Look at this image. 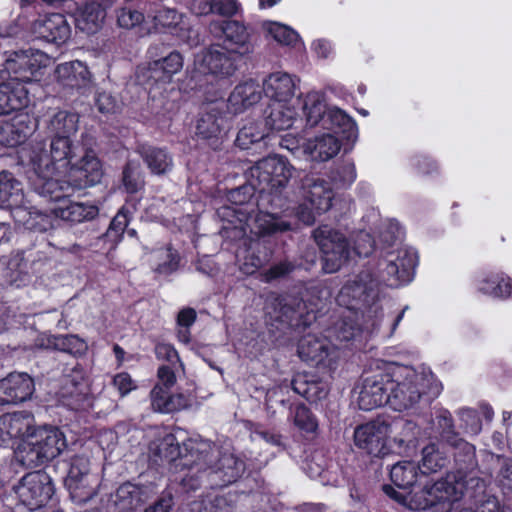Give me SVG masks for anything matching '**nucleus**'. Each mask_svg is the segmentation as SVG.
Wrapping results in <instances>:
<instances>
[{
    "mask_svg": "<svg viewBox=\"0 0 512 512\" xmlns=\"http://www.w3.org/2000/svg\"><path fill=\"white\" fill-rule=\"evenodd\" d=\"M50 62L47 54L34 49L15 51L7 57L1 72L0 116L28 105V91L24 84L39 80L40 69Z\"/></svg>",
    "mask_w": 512,
    "mask_h": 512,
    "instance_id": "1",
    "label": "nucleus"
},
{
    "mask_svg": "<svg viewBox=\"0 0 512 512\" xmlns=\"http://www.w3.org/2000/svg\"><path fill=\"white\" fill-rule=\"evenodd\" d=\"M183 450L179 447L177 437L168 429H157L154 439L149 444V456L155 463H169L176 472L187 470L181 479V485L186 491L198 489L199 483L190 482L194 479V465L202 454L211 450V442L200 438H189L183 442Z\"/></svg>",
    "mask_w": 512,
    "mask_h": 512,
    "instance_id": "2",
    "label": "nucleus"
},
{
    "mask_svg": "<svg viewBox=\"0 0 512 512\" xmlns=\"http://www.w3.org/2000/svg\"><path fill=\"white\" fill-rule=\"evenodd\" d=\"M441 390V383L430 371L401 367L390 374L389 406L404 411L413 408L423 397L436 398Z\"/></svg>",
    "mask_w": 512,
    "mask_h": 512,
    "instance_id": "3",
    "label": "nucleus"
},
{
    "mask_svg": "<svg viewBox=\"0 0 512 512\" xmlns=\"http://www.w3.org/2000/svg\"><path fill=\"white\" fill-rule=\"evenodd\" d=\"M194 465V479L190 482L202 486L204 479L211 488L222 487L235 482L244 472V462L228 449L220 451L211 444L208 454H202Z\"/></svg>",
    "mask_w": 512,
    "mask_h": 512,
    "instance_id": "4",
    "label": "nucleus"
},
{
    "mask_svg": "<svg viewBox=\"0 0 512 512\" xmlns=\"http://www.w3.org/2000/svg\"><path fill=\"white\" fill-rule=\"evenodd\" d=\"M0 207L10 210L14 220L29 229L45 231L50 226L48 216L31 205L22 183L6 170L0 172Z\"/></svg>",
    "mask_w": 512,
    "mask_h": 512,
    "instance_id": "5",
    "label": "nucleus"
},
{
    "mask_svg": "<svg viewBox=\"0 0 512 512\" xmlns=\"http://www.w3.org/2000/svg\"><path fill=\"white\" fill-rule=\"evenodd\" d=\"M66 447L64 434L55 427H43L27 434L15 450V458L26 467H37L57 457Z\"/></svg>",
    "mask_w": 512,
    "mask_h": 512,
    "instance_id": "6",
    "label": "nucleus"
},
{
    "mask_svg": "<svg viewBox=\"0 0 512 512\" xmlns=\"http://www.w3.org/2000/svg\"><path fill=\"white\" fill-rule=\"evenodd\" d=\"M299 193L301 203L296 208V216L304 224L311 225L316 217L332 207L335 193L328 180L314 174L301 179Z\"/></svg>",
    "mask_w": 512,
    "mask_h": 512,
    "instance_id": "7",
    "label": "nucleus"
},
{
    "mask_svg": "<svg viewBox=\"0 0 512 512\" xmlns=\"http://www.w3.org/2000/svg\"><path fill=\"white\" fill-rule=\"evenodd\" d=\"M294 167L284 157L273 155L259 160L247 173L249 185L260 193L278 192L293 176Z\"/></svg>",
    "mask_w": 512,
    "mask_h": 512,
    "instance_id": "8",
    "label": "nucleus"
},
{
    "mask_svg": "<svg viewBox=\"0 0 512 512\" xmlns=\"http://www.w3.org/2000/svg\"><path fill=\"white\" fill-rule=\"evenodd\" d=\"M399 428L410 429L412 425L400 419L378 417L355 429L354 443L359 449L369 455L381 457L389 451L388 441L390 435Z\"/></svg>",
    "mask_w": 512,
    "mask_h": 512,
    "instance_id": "9",
    "label": "nucleus"
},
{
    "mask_svg": "<svg viewBox=\"0 0 512 512\" xmlns=\"http://www.w3.org/2000/svg\"><path fill=\"white\" fill-rule=\"evenodd\" d=\"M314 238L323 253V269L326 273L338 271L350 257L346 238L328 225L314 231Z\"/></svg>",
    "mask_w": 512,
    "mask_h": 512,
    "instance_id": "10",
    "label": "nucleus"
},
{
    "mask_svg": "<svg viewBox=\"0 0 512 512\" xmlns=\"http://www.w3.org/2000/svg\"><path fill=\"white\" fill-rule=\"evenodd\" d=\"M14 491L23 505L36 510L49 502L54 494V486L47 473L35 471L24 475Z\"/></svg>",
    "mask_w": 512,
    "mask_h": 512,
    "instance_id": "11",
    "label": "nucleus"
},
{
    "mask_svg": "<svg viewBox=\"0 0 512 512\" xmlns=\"http://www.w3.org/2000/svg\"><path fill=\"white\" fill-rule=\"evenodd\" d=\"M30 159L37 174V180L33 184L35 192L41 197L59 204L69 195V190H71V187L66 182H61L52 177L59 167H54L46 154L44 156H37L35 154L30 156Z\"/></svg>",
    "mask_w": 512,
    "mask_h": 512,
    "instance_id": "12",
    "label": "nucleus"
},
{
    "mask_svg": "<svg viewBox=\"0 0 512 512\" xmlns=\"http://www.w3.org/2000/svg\"><path fill=\"white\" fill-rule=\"evenodd\" d=\"M378 283L369 272H362L355 279L349 280L341 288L337 296V302L350 310H358L377 296Z\"/></svg>",
    "mask_w": 512,
    "mask_h": 512,
    "instance_id": "13",
    "label": "nucleus"
},
{
    "mask_svg": "<svg viewBox=\"0 0 512 512\" xmlns=\"http://www.w3.org/2000/svg\"><path fill=\"white\" fill-rule=\"evenodd\" d=\"M66 485L72 497L79 501H87L95 495L97 478L90 473V459L77 455L71 461Z\"/></svg>",
    "mask_w": 512,
    "mask_h": 512,
    "instance_id": "14",
    "label": "nucleus"
},
{
    "mask_svg": "<svg viewBox=\"0 0 512 512\" xmlns=\"http://www.w3.org/2000/svg\"><path fill=\"white\" fill-rule=\"evenodd\" d=\"M38 39L60 46L71 36V27L66 17L60 13L40 15L30 27Z\"/></svg>",
    "mask_w": 512,
    "mask_h": 512,
    "instance_id": "15",
    "label": "nucleus"
},
{
    "mask_svg": "<svg viewBox=\"0 0 512 512\" xmlns=\"http://www.w3.org/2000/svg\"><path fill=\"white\" fill-rule=\"evenodd\" d=\"M339 349L327 337L308 334L300 340L298 354L305 361L330 366L339 357Z\"/></svg>",
    "mask_w": 512,
    "mask_h": 512,
    "instance_id": "16",
    "label": "nucleus"
},
{
    "mask_svg": "<svg viewBox=\"0 0 512 512\" xmlns=\"http://www.w3.org/2000/svg\"><path fill=\"white\" fill-rule=\"evenodd\" d=\"M239 58L231 54L226 47L214 45L198 57L195 64L199 72L218 77H227L236 70L235 61Z\"/></svg>",
    "mask_w": 512,
    "mask_h": 512,
    "instance_id": "17",
    "label": "nucleus"
},
{
    "mask_svg": "<svg viewBox=\"0 0 512 512\" xmlns=\"http://www.w3.org/2000/svg\"><path fill=\"white\" fill-rule=\"evenodd\" d=\"M210 31L216 36L224 37L223 46L226 47L231 54H236L241 57L253 51V46L249 41V33L246 28L237 21L212 22L210 24Z\"/></svg>",
    "mask_w": 512,
    "mask_h": 512,
    "instance_id": "18",
    "label": "nucleus"
},
{
    "mask_svg": "<svg viewBox=\"0 0 512 512\" xmlns=\"http://www.w3.org/2000/svg\"><path fill=\"white\" fill-rule=\"evenodd\" d=\"M389 382L390 374L388 373L367 377L359 391V408L369 411L384 404L389 405Z\"/></svg>",
    "mask_w": 512,
    "mask_h": 512,
    "instance_id": "19",
    "label": "nucleus"
},
{
    "mask_svg": "<svg viewBox=\"0 0 512 512\" xmlns=\"http://www.w3.org/2000/svg\"><path fill=\"white\" fill-rule=\"evenodd\" d=\"M33 379L26 373H10L0 380V405L16 404L31 397Z\"/></svg>",
    "mask_w": 512,
    "mask_h": 512,
    "instance_id": "20",
    "label": "nucleus"
},
{
    "mask_svg": "<svg viewBox=\"0 0 512 512\" xmlns=\"http://www.w3.org/2000/svg\"><path fill=\"white\" fill-rule=\"evenodd\" d=\"M466 478L467 475H464L462 471L459 470L457 473L448 474L446 478L437 482L426 484L432 505L458 500L463 495L464 489L468 484Z\"/></svg>",
    "mask_w": 512,
    "mask_h": 512,
    "instance_id": "21",
    "label": "nucleus"
},
{
    "mask_svg": "<svg viewBox=\"0 0 512 512\" xmlns=\"http://www.w3.org/2000/svg\"><path fill=\"white\" fill-rule=\"evenodd\" d=\"M146 33H170L182 39L185 37L184 16L168 7L156 9L148 15Z\"/></svg>",
    "mask_w": 512,
    "mask_h": 512,
    "instance_id": "22",
    "label": "nucleus"
},
{
    "mask_svg": "<svg viewBox=\"0 0 512 512\" xmlns=\"http://www.w3.org/2000/svg\"><path fill=\"white\" fill-rule=\"evenodd\" d=\"M35 425L34 417L27 412L8 413L0 416V441L20 439L23 442Z\"/></svg>",
    "mask_w": 512,
    "mask_h": 512,
    "instance_id": "23",
    "label": "nucleus"
},
{
    "mask_svg": "<svg viewBox=\"0 0 512 512\" xmlns=\"http://www.w3.org/2000/svg\"><path fill=\"white\" fill-rule=\"evenodd\" d=\"M341 144L334 133H324L303 142L302 153L311 161L325 162L334 158Z\"/></svg>",
    "mask_w": 512,
    "mask_h": 512,
    "instance_id": "24",
    "label": "nucleus"
},
{
    "mask_svg": "<svg viewBox=\"0 0 512 512\" xmlns=\"http://www.w3.org/2000/svg\"><path fill=\"white\" fill-rule=\"evenodd\" d=\"M417 254L412 248L401 247L395 252H390L387 258V275L394 277L397 281H410L413 271L417 265Z\"/></svg>",
    "mask_w": 512,
    "mask_h": 512,
    "instance_id": "25",
    "label": "nucleus"
},
{
    "mask_svg": "<svg viewBox=\"0 0 512 512\" xmlns=\"http://www.w3.org/2000/svg\"><path fill=\"white\" fill-rule=\"evenodd\" d=\"M153 489L132 483L122 484L115 492L113 503L118 512H131L148 500Z\"/></svg>",
    "mask_w": 512,
    "mask_h": 512,
    "instance_id": "26",
    "label": "nucleus"
},
{
    "mask_svg": "<svg viewBox=\"0 0 512 512\" xmlns=\"http://www.w3.org/2000/svg\"><path fill=\"white\" fill-rule=\"evenodd\" d=\"M295 79L285 72L270 74L263 83V92L272 102L289 103L296 90Z\"/></svg>",
    "mask_w": 512,
    "mask_h": 512,
    "instance_id": "27",
    "label": "nucleus"
},
{
    "mask_svg": "<svg viewBox=\"0 0 512 512\" xmlns=\"http://www.w3.org/2000/svg\"><path fill=\"white\" fill-rule=\"evenodd\" d=\"M72 170L75 185L79 188L93 186L99 183L103 176L102 165L92 150H87Z\"/></svg>",
    "mask_w": 512,
    "mask_h": 512,
    "instance_id": "28",
    "label": "nucleus"
},
{
    "mask_svg": "<svg viewBox=\"0 0 512 512\" xmlns=\"http://www.w3.org/2000/svg\"><path fill=\"white\" fill-rule=\"evenodd\" d=\"M56 218L70 222L81 223L94 219L98 215V208L92 204L73 202L67 197L51 209Z\"/></svg>",
    "mask_w": 512,
    "mask_h": 512,
    "instance_id": "29",
    "label": "nucleus"
},
{
    "mask_svg": "<svg viewBox=\"0 0 512 512\" xmlns=\"http://www.w3.org/2000/svg\"><path fill=\"white\" fill-rule=\"evenodd\" d=\"M57 80L70 88H85L91 83V73L81 61H71L59 64L55 69Z\"/></svg>",
    "mask_w": 512,
    "mask_h": 512,
    "instance_id": "30",
    "label": "nucleus"
},
{
    "mask_svg": "<svg viewBox=\"0 0 512 512\" xmlns=\"http://www.w3.org/2000/svg\"><path fill=\"white\" fill-rule=\"evenodd\" d=\"M33 127L27 115H18L0 126V144L16 147L24 143L32 134Z\"/></svg>",
    "mask_w": 512,
    "mask_h": 512,
    "instance_id": "31",
    "label": "nucleus"
},
{
    "mask_svg": "<svg viewBox=\"0 0 512 512\" xmlns=\"http://www.w3.org/2000/svg\"><path fill=\"white\" fill-rule=\"evenodd\" d=\"M297 111L289 103L272 102L265 116V127L271 131H281L292 127Z\"/></svg>",
    "mask_w": 512,
    "mask_h": 512,
    "instance_id": "32",
    "label": "nucleus"
},
{
    "mask_svg": "<svg viewBox=\"0 0 512 512\" xmlns=\"http://www.w3.org/2000/svg\"><path fill=\"white\" fill-rule=\"evenodd\" d=\"M263 86L253 80L236 86L229 97V106L235 113L242 112L261 99Z\"/></svg>",
    "mask_w": 512,
    "mask_h": 512,
    "instance_id": "33",
    "label": "nucleus"
},
{
    "mask_svg": "<svg viewBox=\"0 0 512 512\" xmlns=\"http://www.w3.org/2000/svg\"><path fill=\"white\" fill-rule=\"evenodd\" d=\"M223 117L214 105L207 106L196 123V135L204 140L217 139L222 131Z\"/></svg>",
    "mask_w": 512,
    "mask_h": 512,
    "instance_id": "34",
    "label": "nucleus"
},
{
    "mask_svg": "<svg viewBox=\"0 0 512 512\" xmlns=\"http://www.w3.org/2000/svg\"><path fill=\"white\" fill-rule=\"evenodd\" d=\"M106 12L94 4L87 3L75 14V26L87 34L96 33L102 26Z\"/></svg>",
    "mask_w": 512,
    "mask_h": 512,
    "instance_id": "35",
    "label": "nucleus"
},
{
    "mask_svg": "<svg viewBox=\"0 0 512 512\" xmlns=\"http://www.w3.org/2000/svg\"><path fill=\"white\" fill-rule=\"evenodd\" d=\"M35 154L37 156H44V154H46L54 167H57V163L60 164L59 167H66L73 156L71 139L52 136L50 154L44 151L42 147L33 149L31 156H34Z\"/></svg>",
    "mask_w": 512,
    "mask_h": 512,
    "instance_id": "36",
    "label": "nucleus"
},
{
    "mask_svg": "<svg viewBox=\"0 0 512 512\" xmlns=\"http://www.w3.org/2000/svg\"><path fill=\"white\" fill-rule=\"evenodd\" d=\"M79 116L68 111H58L49 120L48 131L51 136L71 139L78 130Z\"/></svg>",
    "mask_w": 512,
    "mask_h": 512,
    "instance_id": "37",
    "label": "nucleus"
},
{
    "mask_svg": "<svg viewBox=\"0 0 512 512\" xmlns=\"http://www.w3.org/2000/svg\"><path fill=\"white\" fill-rule=\"evenodd\" d=\"M322 126L334 130V133H347L350 138L354 135L356 124L343 110L337 107H329L322 118Z\"/></svg>",
    "mask_w": 512,
    "mask_h": 512,
    "instance_id": "38",
    "label": "nucleus"
},
{
    "mask_svg": "<svg viewBox=\"0 0 512 512\" xmlns=\"http://www.w3.org/2000/svg\"><path fill=\"white\" fill-rule=\"evenodd\" d=\"M141 155L147 167L153 174H165L172 168V157L164 149L156 147L143 148Z\"/></svg>",
    "mask_w": 512,
    "mask_h": 512,
    "instance_id": "39",
    "label": "nucleus"
},
{
    "mask_svg": "<svg viewBox=\"0 0 512 512\" xmlns=\"http://www.w3.org/2000/svg\"><path fill=\"white\" fill-rule=\"evenodd\" d=\"M149 262L152 269L162 275L173 273L178 268L179 256L171 248H161L150 254Z\"/></svg>",
    "mask_w": 512,
    "mask_h": 512,
    "instance_id": "40",
    "label": "nucleus"
},
{
    "mask_svg": "<svg viewBox=\"0 0 512 512\" xmlns=\"http://www.w3.org/2000/svg\"><path fill=\"white\" fill-rule=\"evenodd\" d=\"M183 66V60L179 53L172 52L168 56L154 61L150 67L152 77L161 81H169L172 75L178 73Z\"/></svg>",
    "mask_w": 512,
    "mask_h": 512,
    "instance_id": "41",
    "label": "nucleus"
},
{
    "mask_svg": "<svg viewBox=\"0 0 512 512\" xmlns=\"http://www.w3.org/2000/svg\"><path fill=\"white\" fill-rule=\"evenodd\" d=\"M479 290L487 295L499 298L512 296V280L502 274H490L482 280Z\"/></svg>",
    "mask_w": 512,
    "mask_h": 512,
    "instance_id": "42",
    "label": "nucleus"
},
{
    "mask_svg": "<svg viewBox=\"0 0 512 512\" xmlns=\"http://www.w3.org/2000/svg\"><path fill=\"white\" fill-rule=\"evenodd\" d=\"M302 108L306 116L307 124L310 126H315L319 122L322 123V118L328 109L324 103L323 95L320 92L308 93L303 101Z\"/></svg>",
    "mask_w": 512,
    "mask_h": 512,
    "instance_id": "43",
    "label": "nucleus"
},
{
    "mask_svg": "<svg viewBox=\"0 0 512 512\" xmlns=\"http://www.w3.org/2000/svg\"><path fill=\"white\" fill-rule=\"evenodd\" d=\"M117 25L125 30L140 28L141 31L146 32L148 23L144 13L131 6L118 8L115 11Z\"/></svg>",
    "mask_w": 512,
    "mask_h": 512,
    "instance_id": "44",
    "label": "nucleus"
},
{
    "mask_svg": "<svg viewBox=\"0 0 512 512\" xmlns=\"http://www.w3.org/2000/svg\"><path fill=\"white\" fill-rule=\"evenodd\" d=\"M417 469L413 462H398L390 470L391 480L399 488H408L416 482Z\"/></svg>",
    "mask_w": 512,
    "mask_h": 512,
    "instance_id": "45",
    "label": "nucleus"
},
{
    "mask_svg": "<svg viewBox=\"0 0 512 512\" xmlns=\"http://www.w3.org/2000/svg\"><path fill=\"white\" fill-rule=\"evenodd\" d=\"M265 129L261 127V123L248 122L238 132L236 144L241 149H248L251 144L262 140L266 136Z\"/></svg>",
    "mask_w": 512,
    "mask_h": 512,
    "instance_id": "46",
    "label": "nucleus"
},
{
    "mask_svg": "<svg viewBox=\"0 0 512 512\" xmlns=\"http://www.w3.org/2000/svg\"><path fill=\"white\" fill-rule=\"evenodd\" d=\"M446 463V459L439 452L435 444H429L422 449V460L418 467L422 473L436 472Z\"/></svg>",
    "mask_w": 512,
    "mask_h": 512,
    "instance_id": "47",
    "label": "nucleus"
},
{
    "mask_svg": "<svg viewBox=\"0 0 512 512\" xmlns=\"http://www.w3.org/2000/svg\"><path fill=\"white\" fill-rule=\"evenodd\" d=\"M254 222L261 234H273L290 229V224L288 222L280 220L270 213H259L254 218Z\"/></svg>",
    "mask_w": 512,
    "mask_h": 512,
    "instance_id": "48",
    "label": "nucleus"
},
{
    "mask_svg": "<svg viewBox=\"0 0 512 512\" xmlns=\"http://www.w3.org/2000/svg\"><path fill=\"white\" fill-rule=\"evenodd\" d=\"M265 31L278 43L293 45L298 41V34L290 27L278 22H266Z\"/></svg>",
    "mask_w": 512,
    "mask_h": 512,
    "instance_id": "49",
    "label": "nucleus"
},
{
    "mask_svg": "<svg viewBox=\"0 0 512 512\" xmlns=\"http://www.w3.org/2000/svg\"><path fill=\"white\" fill-rule=\"evenodd\" d=\"M270 257L271 254L266 248L252 250L245 256L240 268L247 275L254 274L269 262Z\"/></svg>",
    "mask_w": 512,
    "mask_h": 512,
    "instance_id": "50",
    "label": "nucleus"
},
{
    "mask_svg": "<svg viewBox=\"0 0 512 512\" xmlns=\"http://www.w3.org/2000/svg\"><path fill=\"white\" fill-rule=\"evenodd\" d=\"M223 219L235 229H239L242 234H245L244 225L248 223L250 216L248 212L242 208L223 207L219 212Z\"/></svg>",
    "mask_w": 512,
    "mask_h": 512,
    "instance_id": "51",
    "label": "nucleus"
},
{
    "mask_svg": "<svg viewBox=\"0 0 512 512\" xmlns=\"http://www.w3.org/2000/svg\"><path fill=\"white\" fill-rule=\"evenodd\" d=\"M487 461L499 467L498 478L503 486L512 488V460L492 453L487 454Z\"/></svg>",
    "mask_w": 512,
    "mask_h": 512,
    "instance_id": "52",
    "label": "nucleus"
},
{
    "mask_svg": "<svg viewBox=\"0 0 512 512\" xmlns=\"http://www.w3.org/2000/svg\"><path fill=\"white\" fill-rule=\"evenodd\" d=\"M123 184L129 193H135L143 186L140 167L135 162H129L123 171Z\"/></svg>",
    "mask_w": 512,
    "mask_h": 512,
    "instance_id": "53",
    "label": "nucleus"
},
{
    "mask_svg": "<svg viewBox=\"0 0 512 512\" xmlns=\"http://www.w3.org/2000/svg\"><path fill=\"white\" fill-rule=\"evenodd\" d=\"M55 346L59 350L79 354L86 350V343L76 335H65L55 338Z\"/></svg>",
    "mask_w": 512,
    "mask_h": 512,
    "instance_id": "54",
    "label": "nucleus"
},
{
    "mask_svg": "<svg viewBox=\"0 0 512 512\" xmlns=\"http://www.w3.org/2000/svg\"><path fill=\"white\" fill-rule=\"evenodd\" d=\"M294 424L306 432H314L317 428V422L304 405H298L295 408L293 416Z\"/></svg>",
    "mask_w": 512,
    "mask_h": 512,
    "instance_id": "55",
    "label": "nucleus"
},
{
    "mask_svg": "<svg viewBox=\"0 0 512 512\" xmlns=\"http://www.w3.org/2000/svg\"><path fill=\"white\" fill-rule=\"evenodd\" d=\"M405 503L412 510H425L433 506L426 485L418 491L411 492L406 497Z\"/></svg>",
    "mask_w": 512,
    "mask_h": 512,
    "instance_id": "56",
    "label": "nucleus"
},
{
    "mask_svg": "<svg viewBox=\"0 0 512 512\" xmlns=\"http://www.w3.org/2000/svg\"><path fill=\"white\" fill-rule=\"evenodd\" d=\"M95 103L98 111L104 114L116 113L120 108L118 99L106 91L97 92Z\"/></svg>",
    "mask_w": 512,
    "mask_h": 512,
    "instance_id": "57",
    "label": "nucleus"
},
{
    "mask_svg": "<svg viewBox=\"0 0 512 512\" xmlns=\"http://www.w3.org/2000/svg\"><path fill=\"white\" fill-rule=\"evenodd\" d=\"M356 179V168L352 162L341 165L333 176V181L340 187L350 186Z\"/></svg>",
    "mask_w": 512,
    "mask_h": 512,
    "instance_id": "58",
    "label": "nucleus"
},
{
    "mask_svg": "<svg viewBox=\"0 0 512 512\" xmlns=\"http://www.w3.org/2000/svg\"><path fill=\"white\" fill-rule=\"evenodd\" d=\"M170 394L168 389H164L161 385H155L151 391V405L155 411L166 413V406Z\"/></svg>",
    "mask_w": 512,
    "mask_h": 512,
    "instance_id": "59",
    "label": "nucleus"
},
{
    "mask_svg": "<svg viewBox=\"0 0 512 512\" xmlns=\"http://www.w3.org/2000/svg\"><path fill=\"white\" fill-rule=\"evenodd\" d=\"M155 354L159 360H164L169 363V366H176L180 364V359L174 347L167 343H158L155 346Z\"/></svg>",
    "mask_w": 512,
    "mask_h": 512,
    "instance_id": "60",
    "label": "nucleus"
},
{
    "mask_svg": "<svg viewBox=\"0 0 512 512\" xmlns=\"http://www.w3.org/2000/svg\"><path fill=\"white\" fill-rule=\"evenodd\" d=\"M294 270V265L288 261L280 262L265 271L261 277L264 282H270L283 277Z\"/></svg>",
    "mask_w": 512,
    "mask_h": 512,
    "instance_id": "61",
    "label": "nucleus"
},
{
    "mask_svg": "<svg viewBox=\"0 0 512 512\" xmlns=\"http://www.w3.org/2000/svg\"><path fill=\"white\" fill-rule=\"evenodd\" d=\"M113 386L118 390L121 397L128 395L136 389V384L126 372H121L113 377Z\"/></svg>",
    "mask_w": 512,
    "mask_h": 512,
    "instance_id": "62",
    "label": "nucleus"
},
{
    "mask_svg": "<svg viewBox=\"0 0 512 512\" xmlns=\"http://www.w3.org/2000/svg\"><path fill=\"white\" fill-rule=\"evenodd\" d=\"M374 249V241L370 234L366 232H360L357 235L354 244V251L359 256L367 257Z\"/></svg>",
    "mask_w": 512,
    "mask_h": 512,
    "instance_id": "63",
    "label": "nucleus"
},
{
    "mask_svg": "<svg viewBox=\"0 0 512 512\" xmlns=\"http://www.w3.org/2000/svg\"><path fill=\"white\" fill-rule=\"evenodd\" d=\"M461 420L465 423L466 430L471 434H478L481 431V421L475 410L462 409Z\"/></svg>",
    "mask_w": 512,
    "mask_h": 512,
    "instance_id": "64",
    "label": "nucleus"
}]
</instances>
